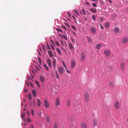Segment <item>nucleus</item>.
<instances>
[{
	"mask_svg": "<svg viewBox=\"0 0 128 128\" xmlns=\"http://www.w3.org/2000/svg\"><path fill=\"white\" fill-rule=\"evenodd\" d=\"M103 20V17H101L100 18V20L101 21H102Z\"/></svg>",
	"mask_w": 128,
	"mask_h": 128,
	"instance_id": "51",
	"label": "nucleus"
},
{
	"mask_svg": "<svg viewBox=\"0 0 128 128\" xmlns=\"http://www.w3.org/2000/svg\"><path fill=\"white\" fill-rule=\"evenodd\" d=\"M51 42H52V44H53L54 45H55V44H54V41H53V40H51Z\"/></svg>",
	"mask_w": 128,
	"mask_h": 128,
	"instance_id": "53",
	"label": "nucleus"
},
{
	"mask_svg": "<svg viewBox=\"0 0 128 128\" xmlns=\"http://www.w3.org/2000/svg\"><path fill=\"white\" fill-rule=\"evenodd\" d=\"M66 70L67 71V73H70V72L69 70H67V69L66 68Z\"/></svg>",
	"mask_w": 128,
	"mask_h": 128,
	"instance_id": "62",
	"label": "nucleus"
},
{
	"mask_svg": "<svg viewBox=\"0 0 128 128\" xmlns=\"http://www.w3.org/2000/svg\"><path fill=\"white\" fill-rule=\"evenodd\" d=\"M31 114L32 115H33L34 114V112L33 110H31Z\"/></svg>",
	"mask_w": 128,
	"mask_h": 128,
	"instance_id": "43",
	"label": "nucleus"
},
{
	"mask_svg": "<svg viewBox=\"0 0 128 128\" xmlns=\"http://www.w3.org/2000/svg\"><path fill=\"white\" fill-rule=\"evenodd\" d=\"M30 128H34L33 126L32 125H31L30 126Z\"/></svg>",
	"mask_w": 128,
	"mask_h": 128,
	"instance_id": "56",
	"label": "nucleus"
},
{
	"mask_svg": "<svg viewBox=\"0 0 128 128\" xmlns=\"http://www.w3.org/2000/svg\"><path fill=\"white\" fill-rule=\"evenodd\" d=\"M40 80L42 82H44V77L42 75L40 76Z\"/></svg>",
	"mask_w": 128,
	"mask_h": 128,
	"instance_id": "13",
	"label": "nucleus"
},
{
	"mask_svg": "<svg viewBox=\"0 0 128 128\" xmlns=\"http://www.w3.org/2000/svg\"><path fill=\"white\" fill-rule=\"evenodd\" d=\"M102 45L100 44H97L96 46V49L98 50L100 49L102 46Z\"/></svg>",
	"mask_w": 128,
	"mask_h": 128,
	"instance_id": "18",
	"label": "nucleus"
},
{
	"mask_svg": "<svg viewBox=\"0 0 128 128\" xmlns=\"http://www.w3.org/2000/svg\"><path fill=\"white\" fill-rule=\"evenodd\" d=\"M47 62L48 66L50 67H52V62L51 60L50 59L47 60Z\"/></svg>",
	"mask_w": 128,
	"mask_h": 128,
	"instance_id": "9",
	"label": "nucleus"
},
{
	"mask_svg": "<svg viewBox=\"0 0 128 128\" xmlns=\"http://www.w3.org/2000/svg\"><path fill=\"white\" fill-rule=\"evenodd\" d=\"M27 114L28 116H29L30 113H29V112L28 111L27 112Z\"/></svg>",
	"mask_w": 128,
	"mask_h": 128,
	"instance_id": "59",
	"label": "nucleus"
},
{
	"mask_svg": "<svg viewBox=\"0 0 128 128\" xmlns=\"http://www.w3.org/2000/svg\"><path fill=\"white\" fill-rule=\"evenodd\" d=\"M71 27L75 31L76 30V28L74 26L72 25L71 26Z\"/></svg>",
	"mask_w": 128,
	"mask_h": 128,
	"instance_id": "28",
	"label": "nucleus"
},
{
	"mask_svg": "<svg viewBox=\"0 0 128 128\" xmlns=\"http://www.w3.org/2000/svg\"><path fill=\"white\" fill-rule=\"evenodd\" d=\"M52 61L53 64V68L54 69H55L56 68V59L54 58L52 60Z\"/></svg>",
	"mask_w": 128,
	"mask_h": 128,
	"instance_id": "6",
	"label": "nucleus"
},
{
	"mask_svg": "<svg viewBox=\"0 0 128 128\" xmlns=\"http://www.w3.org/2000/svg\"><path fill=\"white\" fill-rule=\"evenodd\" d=\"M81 128H86L87 126L86 124L84 123H82L81 125Z\"/></svg>",
	"mask_w": 128,
	"mask_h": 128,
	"instance_id": "23",
	"label": "nucleus"
},
{
	"mask_svg": "<svg viewBox=\"0 0 128 128\" xmlns=\"http://www.w3.org/2000/svg\"><path fill=\"white\" fill-rule=\"evenodd\" d=\"M24 91L26 92H27V90L26 89H24Z\"/></svg>",
	"mask_w": 128,
	"mask_h": 128,
	"instance_id": "63",
	"label": "nucleus"
},
{
	"mask_svg": "<svg viewBox=\"0 0 128 128\" xmlns=\"http://www.w3.org/2000/svg\"><path fill=\"white\" fill-rule=\"evenodd\" d=\"M56 51L57 52H58V53L60 54V55H61L62 54V52L61 51V50H60V49L58 48H57L56 49Z\"/></svg>",
	"mask_w": 128,
	"mask_h": 128,
	"instance_id": "22",
	"label": "nucleus"
},
{
	"mask_svg": "<svg viewBox=\"0 0 128 128\" xmlns=\"http://www.w3.org/2000/svg\"><path fill=\"white\" fill-rule=\"evenodd\" d=\"M25 113H23L21 115V117L22 118H24L25 116Z\"/></svg>",
	"mask_w": 128,
	"mask_h": 128,
	"instance_id": "33",
	"label": "nucleus"
},
{
	"mask_svg": "<svg viewBox=\"0 0 128 128\" xmlns=\"http://www.w3.org/2000/svg\"><path fill=\"white\" fill-rule=\"evenodd\" d=\"M90 11L94 13H96V9L94 8H91L90 9Z\"/></svg>",
	"mask_w": 128,
	"mask_h": 128,
	"instance_id": "21",
	"label": "nucleus"
},
{
	"mask_svg": "<svg viewBox=\"0 0 128 128\" xmlns=\"http://www.w3.org/2000/svg\"><path fill=\"white\" fill-rule=\"evenodd\" d=\"M38 60L39 61V62L40 64H41V60L40 58L38 57Z\"/></svg>",
	"mask_w": 128,
	"mask_h": 128,
	"instance_id": "40",
	"label": "nucleus"
},
{
	"mask_svg": "<svg viewBox=\"0 0 128 128\" xmlns=\"http://www.w3.org/2000/svg\"><path fill=\"white\" fill-rule=\"evenodd\" d=\"M128 38L127 37H125L123 38L122 40V43L125 44L128 41Z\"/></svg>",
	"mask_w": 128,
	"mask_h": 128,
	"instance_id": "7",
	"label": "nucleus"
},
{
	"mask_svg": "<svg viewBox=\"0 0 128 128\" xmlns=\"http://www.w3.org/2000/svg\"><path fill=\"white\" fill-rule=\"evenodd\" d=\"M91 31L93 33H94L96 32V30L94 27H92L90 28Z\"/></svg>",
	"mask_w": 128,
	"mask_h": 128,
	"instance_id": "20",
	"label": "nucleus"
},
{
	"mask_svg": "<svg viewBox=\"0 0 128 128\" xmlns=\"http://www.w3.org/2000/svg\"><path fill=\"white\" fill-rule=\"evenodd\" d=\"M114 107L116 109H118L120 106L119 102L118 101H116L114 104Z\"/></svg>",
	"mask_w": 128,
	"mask_h": 128,
	"instance_id": "2",
	"label": "nucleus"
},
{
	"mask_svg": "<svg viewBox=\"0 0 128 128\" xmlns=\"http://www.w3.org/2000/svg\"><path fill=\"white\" fill-rule=\"evenodd\" d=\"M50 45L52 48V50H54L55 49L54 47L52 44H50Z\"/></svg>",
	"mask_w": 128,
	"mask_h": 128,
	"instance_id": "37",
	"label": "nucleus"
},
{
	"mask_svg": "<svg viewBox=\"0 0 128 128\" xmlns=\"http://www.w3.org/2000/svg\"><path fill=\"white\" fill-rule=\"evenodd\" d=\"M74 12H75L76 13V14H78V12H77L76 11V10H74Z\"/></svg>",
	"mask_w": 128,
	"mask_h": 128,
	"instance_id": "60",
	"label": "nucleus"
},
{
	"mask_svg": "<svg viewBox=\"0 0 128 128\" xmlns=\"http://www.w3.org/2000/svg\"><path fill=\"white\" fill-rule=\"evenodd\" d=\"M62 28H64L65 30H66V28L64 26H62Z\"/></svg>",
	"mask_w": 128,
	"mask_h": 128,
	"instance_id": "49",
	"label": "nucleus"
},
{
	"mask_svg": "<svg viewBox=\"0 0 128 128\" xmlns=\"http://www.w3.org/2000/svg\"><path fill=\"white\" fill-rule=\"evenodd\" d=\"M85 4H88V5H89V3L88 2H85Z\"/></svg>",
	"mask_w": 128,
	"mask_h": 128,
	"instance_id": "61",
	"label": "nucleus"
},
{
	"mask_svg": "<svg viewBox=\"0 0 128 128\" xmlns=\"http://www.w3.org/2000/svg\"><path fill=\"white\" fill-rule=\"evenodd\" d=\"M67 14L69 17H71L70 14L68 12Z\"/></svg>",
	"mask_w": 128,
	"mask_h": 128,
	"instance_id": "47",
	"label": "nucleus"
},
{
	"mask_svg": "<svg viewBox=\"0 0 128 128\" xmlns=\"http://www.w3.org/2000/svg\"><path fill=\"white\" fill-rule=\"evenodd\" d=\"M71 67L72 68H74L76 66V63L75 61L74 60H72L71 62Z\"/></svg>",
	"mask_w": 128,
	"mask_h": 128,
	"instance_id": "10",
	"label": "nucleus"
},
{
	"mask_svg": "<svg viewBox=\"0 0 128 128\" xmlns=\"http://www.w3.org/2000/svg\"><path fill=\"white\" fill-rule=\"evenodd\" d=\"M44 105L45 107L48 108L50 106V104L48 101L46 100H44Z\"/></svg>",
	"mask_w": 128,
	"mask_h": 128,
	"instance_id": "5",
	"label": "nucleus"
},
{
	"mask_svg": "<svg viewBox=\"0 0 128 128\" xmlns=\"http://www.w3.org/2000/svg\"><path fill=\"white\" fill-rule=\"evenodd\" d=\"M104 25L106 28H107L109 26V24L108 22H106L105 24Z\"/></svg>",
	"mask_w": 128,
	"mask_h": 128,
	"instance_id": "29",
	"label": "nucleus"
},
{
	"mask_svg": "<svg viewBox=\"0 0 128 128\" xmlns=\"http://www.w3.org/2000/svg\"><path fill=\"white\" fill-rule=\"evenodd\" d=\"M72 33H73V34L75 36H76V32H74V31H72Z\"/></svg>",
	"mask_w": 128,
	"mask_h": 128,
	"instance_id": "42",
	"label": "nucleus"
},
{
	"mask_svg": "<svg viewBox=\"0 0 128 128\" xmlns=\"http://www.w3.org/2000/svg\"><path fill=\"white\" fill-rule=\"evenodd\" d=\"M54 128H58V124L56 123H55L54 125Z\"/></svg>",
	"mask_w": 128,
	"mask_h": 128,
	"instance_id": "30",
	"label": "nucleus"
},
{
	"mask_svg": "<svg viewBox=\"0 0 128 128\" xmlns=\"http://www.w3.org/2000/svg\"><path fill=\"white\" fill-rule=\"evenodd\" d=\"M58 70L60 73L62 74L63 73V68L61 67H60L58 68Z\"/></svg>",
	"mask_w": 128,
	"mask_h": 128,
	"instance_id": "11",
	"label": "nucleus"
},
{
	"mask_svg": "<svg viewBox=\"0 0 128 128\" xmlns=\"http://www.w3.org/2000/svg\"><path fill=\"white\" fill-rule=\"evenodd\" d=\"M68 46H69V48L70 49H72L73 48V46L71 43H70L68 44Z\"/></svg>",
	"mask_w": 128,
	"mask_h": 128,
	"instance_id": "27",
	"label": "nucleus"
},
{
	"mask_svg": "<svg viewBox=\"0 0 128 128\" xmlns=\"http://www.w3.org/2000/svg\"><path fill=\"white\" fill-rule=\"evenodd\" d=\"M92 18L94 21H96V18L93 15L92 16Z\"/></svg>",
	"mask_w": 128,
	"mask_h": 128,
	"instance_id": "32",
	"label": "nucleus"
},
{
	"mask_svg": "<svg viewBox=\"0 0 128 128\" xmlns=\"http://www.w3.org/2000/svg\"><path fill=\"white\" fill-rule=\"evenodd\" d=\"M70 104V101H68L67 103V105L68 106H69Z\"/></svg>",
	"mask_w": 128,
	"mask_h": 128,
	"instance_id": "41",
	"label": "nucleus"
},
{
	"mask_svg": "<svg viewBox=\"0 0 128 128\" xmlns=\"http://www.w3.org/2000/svg\"><path fill=\"white\" fill-rule=\"evenodd\" d=\"M28 98L30 100H31L32 99V97L31 94L29 93L28 95Z\"/></svg>",
	"mask_w": 128,
	"mask_h": 128,
	"instance_id": "31",
	"label": "nucleus"
},
{
	"mask_svg": "<svg viewBox=\"0 0 128 128\" xmlns=\"http://www.w3.org/2000/svg\"><path fill=\"white\" fill-rule=\"evenodd\" d=\"M36 69L38 70H40V68L38 67V66H36Z\"/></svg>",
	"mask_w": 128,
	"mask_h": 128,
	"instance_id": "52",
	"label": "nucleus"
},
{
	"mask_svg": "<svg viewBox=\"0 0 128 128\" xmlns=\"http://www.w3.org/2000/svg\"><path fill=\"white\" fill-rule=\"evenodd\" d=\"M120 67L121 70L123 71L125 70V64L124 62H122L120 64Z\"/></svg>",
	"mask_w": 128,
	"mask_h": 128,
	"instance_id": "3",
	"label": "nucleus"
},
{
	"mask_svg": "<svg viewBox=\"0 0 128 128\" xmlns=\"http://www.w3.org/2000/svg\"><path fill=\"white\" fill-rule=\"evenodd\" d=\"M47 46L48 49H49L50 48V47L48 44H47Z\"/></svg>",
	"mask_w": 128,
	"mask_h": 128,
	"instance_id": "48",
	"label": "nucleus"
},
{
	"mask_svg": "<svg viewBox=\"0 0 128 128\" xmlns=\"http://www.w3.org/2000/svg\"><path fill=\"white\" fill-rule=\"evenodd\" d=\"M55 73H56V74H58V73H57V70H55Z\"/></svg>",
	"mask_w": 128,
	"mask_h": 128,
	"instance_id": "64",
	"label": "nucleus"
},
{
	"mask_svg": "<svg viewBox=\"0 0 128 128\" xmlns=\"http://www.w3.org/2000/svg\"><path fill=\"white\" fill-rule=\"evenodd\" d=\"M56 104L57 106H58L60 105V100L58 98H56Z\"/></svg>",
	"mask_w": 128,
	"mask_h": 128,
	"instance_id": "16",
	"label": "nucleus"
},
{
	"mask_svg": "<svg viewBox=\"0 0 128 128\" xmlns=\"http://www.w3.org/2000/svg\"><path fill=\"white\" fill-rule=\"evenodd\" d=\"M63 36L64 38L66 40H67V38L64 35H63Z\"/></svg>",
	"mask_w": 128,
	"mask_h": 128,
	"instance_id": "46",
	"label": "nucleus"
},
{
	"mask_svg": "<svg viewBox=\"0 0 128 128\" xmlns=\"http://www.w3.org/2000/svg\"><path fill=\"white\" fill-rule=\"evenodd\" d=\"M48 53L49 56L50 57H52L53 56V55L52 54V52L51 51H49L48 52Z\"/></svg>",
	"mask_w": 128,
	"mask_h": 128,
	"instance_id": "24",
	"label": "nucleus"
},
{
	"mask_svg": "<svg viewBox=\"0 0 128 128\" xmlns=\"http://www.w3.org/2000/svg\"><path fill=\"white\" fill-rule=\"evenodd\" d=\"M38 54L40 56H41V54L40 53V52H38Z\"/></svg>",
	"mask_w": 128,
	"mask_h": 128,
	"instance_id": "58",
	"label": "nucleus"
},
{
	"mask_svg": "<svg viewBox=\"0 0 128 128\" xmlns=\"http://www.w3.org/2000/svg\"><path fill=\"white\" fill-rule=\"evenodd\" d=\"M90 95L87 93H86L84 95V98L86 102H88L89 101Z\"/></svg>",
	"mask_w": 128,
	"mask_h": 128,
	"instance_id": "1",
	"label": "nucleus"
},
{
	"mask_svg": "<svg viewBox=\"0 0 128 128\" xmlns=\"http://www.w3.org/2000/svg\"><path fill=\"white\" fill-rule=\"evenodd\" d=\"M97 120L96 119H94L92 120V123L94 126L96 125Z\"/></svg>",
	"mask_w": 128,
	"mask_h": 128,
	"instance_id": "15",
	"label": "nucleus"
},
{
	"mask_svg": "<svg viewBox=\"0 0 128 128\" xmlns=\"http://www.w3.org/2000/svg\"><path fill=\"white\" fill-rule=\"evenodd\" d=\"M114 83L113 82L110 81L109 83V86L112 87H113L114 86Z\"/></svg>",
	"mask_w": 128,
	"mask_h": 128,
	"instance_id": "17",
	"label": "nucleus"
},
{
	"mask_svg": "<svg viewBox=\"0 0 128 128\" xmlns=\"http://www.w3.org/2000/svg\"><path fill=\"white\" fill-rule=\"evenodd\" d=\"M65 24L67 26H68L69 27L70 26L69 25L66 23H65Z\"/></svg>",
	"mask_w": 128,
	"mask_h": 128,
	"instance_id": "55",
	"label": "nucleus"
},
{
	"mask_svg": "<svg viewBox=\"0 0 128 128\" xmlns=\"http://www.w3.org/2000/svg\"><path fill=\"white\" fill-rule=\"evenodd\" d=\"M100 24V27L102 29H104V28L102 26V25H101V24Z\"/></svg>",
	"mask_w": 128,
	"mask_h": 128,
	"instance_id": "54",
	"label": "nucleus"
},
{
	"mask_svg": "<svg viewBox=\"0 0 128 128\" xmlns=\"http://www.w3.org/2000/svg\"><path fill=\"white\" fill-rule=\"evenodd\" d=\"M44 67L48 71V70L49 69L46 64H44Z\"/></svg>",
	"mask_w": 128,
	"mask_h": 128,
	"instance_id": "26",
	"label": "nucleus"
},
{
	"mask_svg": "<svg viewBox=\"0 0 128 128\" xmlns=\"http://www.w3.org/2000/svg\"><path fill=\"white\" fill-rule=\"evenodd\" d=\"M80 57L81 61H82L84 60L85 58V54L84 53L82 52L81 53Z\"/></svg>",
	"mask_w": 128,
	"mask_h": 128,
	"instance_id": "8",
	"label": "nucleus"
},
{
	"mask_svg": "<svg viewBox=\"0 0 128 128\" xmlns=\"http://www.w3.org/2000/svg\"><path fill=\"white\" fill-rule=\"evenodd\" d=\"M46 121L47 122L49 123V119L48 117L47 118Z\"/></svg>",
	"mask_w": 128,
	"mask_h": 128,
	"instance_id": "44",
	"label": "nucleus"
},
{
	"mask_svg": "<svg viewBox=\"0 0 128 128\" xmlns=\"http://www.w3.org/2000/svg\"><path fill=\"white\" fill-rule=\"evenodd\" d=\"M92 5L93 6L95 7H96L97 6V5L94 3H93L92 4Z\"/></svg>",
	"mask_w": 128,
	"mask_h": 128,
	"instance_id": "39",
	"label": "nucleus"
},
{
	"mask_svg": "<svg viewBox=\"0 0 128 128\" xmlns=\"http://www.w3.org/2000/svg\"><path fill=\"white\" fill-rule=\"evenodd\" d=\"M56 30L58 32H62V30L60 28H57Z\"/></svg>",
	"mask_w": 128,
	"mask_h": 128,
	"instance_id": "34",
	"label": "nucleus"
},
{
	"mask_svg": "<svg viewBox=\"0 0 128 128\" xmlns=\"http://www.w3.org/2000/svg\"><path fill=\"white\" fill-rule=\"evenodd\" d=\"M62 62L63 63V65L64 66H66V64L64 61Z\"/></svg>",
	"mask_w": 128,
	"mask_h": 128,
	"instance_id": "57",
	"label": "nucleus"
},
{
	"mask_svg": "<svg viewBox=\"0 0 128 128\" xmlns=\"http://www.w3.org/2000/svg\"><path fill=\"white\" fill-rule=\"evenodd\" d=\"M87 37L88 41L89 42L91 43L93 41L92 38L88 36H87Z\"/></svg>",
	"mask_w": 128,
	"mask_h": 128,
	"instance_id": "12",
	"label": "nucleus"
},
{
	"mask_svg": "<svg viewBox=\"0 0 128 128\" xmlns=\"http://www.w3.org/2000/svg\"><path fill=\"white\" fill-rule=\"evenodd\" d=\"M104 53L105 56L106 57L109 56L111 54L110 51L108 50H105L104 52Z\"/></svg>",
	"mask_w": 128,
	"mask_h": 128,
	"instance_id": "4",
	"label": "nucleus"
},
{
	"mask_svg": "<svg viewBox=\"0 0 128 128\" xmlns=\"http://www.w3.org/2000/svg\"><path fill=\"white\" fill-rule=\"evenodd\" d=\"M32 93L34 97H35L36 96V91L34 90H32Z\"/></svg>",
	"mask_w": 128,
	"mask_h": 128,
	"instance_id": "25",
	"label": "nucleus"
},
{
	"mask_svg": "<svg viewBox=\"0 0 128 128\" xmlns=\"http://www.w3.org/2000/svg\"><path fill=\"white\" fill-rule=\"evenodd\" d=\"M56 44L58 46H59V44L58 42L56 41L55 42Z\"/></svg>",
	"mask_w": 128,
	"mask_h": 128,
	"instance_id": "35",
	"label": "nucleus"
},
{
	"mask_svg": "<svg viewBox=\"0 0 128 128\" xmlns=\"http://www.w3.org/2000/svg\"><path fill=\"white\" fill-rule=\"evenodd\" d=\"M114 31L116 33H117L119 32L120 30L118 28L116 27L114 29Z\"/></svg>",
	"mask_w": 128,
	"mask_h": 128,
	"instance_id": "19",
	"label": "nucleus"
},
{
	"mask_svg": "<svg viewBox=\"0 0 128 128\" xmlns=\"http://www.w3.org/2000/svg\"><path fill=\"white\" fill-rule=\"evenodd\" d=\"M37 105L40 107V106L41 104V102L40 99L38 98L37 99Z\"/></svg>",
	"mask_w": 128,
	"mask_h": 128,
	"instance_id": "14",
	"label": "nucleus"
},
{
	"mask_svg": "<svg viewBox=\"0 0 128 128\" xmlns=\"http://www.w3.org/2000/svg\"><path fill=\"white\" fill-rule=\"evenodd\" d=\"M82 12L84 14V15H85L86 14V12L85 10L84 9H82Z\"/></svg>",
	"mask_w": 128,
	"mask_h": 128,
	"instance_id": "36",
	"label": "nucleus"
},
{
	"mask_svg": "<svg viewBox=\"0 0 128 128\" xmlns=\"http://www.w3.org/2000/svg\"><path fill=\"white\" fill-rule=\"evenodd\" d=\"M36 83L37 84V85H38V86H40V85L39 84V83L38 82L36 81Z\"/></svg>",
	"mask_w": 128,
	"mask_h": 128,
	"instance_id": "50",
	"label": "nucleus"
},
{
	"mask_svg": "<svg viewBox=\"0 0 128 128\" xmlns=\"http://www.w3.org/2000/svg\"><path fill=\"white\" fill-rule=\"evenodd\" d=\"M56 78L58 79L59 78V76L58 75V74H56Z\"/></svg>",
	"mask_w": 128,
	"mask_h": 128,
	"instance_id": "45",
	"label": "nucleus"
},
{
	"mask_svg": "<svg viewBox=\"0 0 128 128\" xmlns=\"http://www.w3.org/2000/svg\"><path fill=\"white\" fill-rule=\"evenodd\" d=\"M27 121L28 122H30L31 121V120L28 118H27Z\"/></svg>",
	"mask_w": 128,
	"mask_h": 128,
	"instance_id": "38",
	"label": "nucleus"
}]
</instances>
